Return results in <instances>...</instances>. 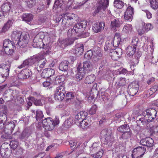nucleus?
<instances>
[{
	"label": "nucleus",
	"instance_id": "c756f323",
	"mask_svg": "<svg viewBox=\"0 0 158 158\" xmlns=\"http://www.w3.org/2000/svg\"><path fill=\"white\" fill-rule=\"evenodd\" d=\"M69 62L68 61L65 60L62 62L59 65L60 70L62 71H66L68 69Z\"/></svg>",
	"mask_w": 158,
	"mask_h": 158
},
{
	"label": "nucleus",
	"instance_id": "338daca9",
	"mask_svg": "<svg viewBox=\"0 0 158 158\" xmlns=\"http://www.w3.org/2000/svg\"><path fill=\"white\" fill-rule=\"evenodd\" d=\"M125 13H128L131 15H133V8L130 6H129L127 9L126 10L125 12Z\"/></svg>",
	"mask_w": 158,
	"mask_h": 158
},
{
	"label": "nucleus",
	"instance_id": "13d9d810",
	"mask_svg": "<svg viewBox=\"0 0 158 158\" xmlns=\"http://www.w3.org/2000/svg\"><path fill=\"white\" fill-rule=\"evenodd\" d=\"M10 145L12 148L15 149L18 145V143L16 140L11 141L10 142Z\"/></svg>",
	"mask_w": 158,
	"mask_h": 158
},
{
	"label": "nucleus",
	"instance_id": "a19ab883",
	"mask_svg": "<svg viewBox=\"0 0 158 158\" xmlns=\"http://www.w3.org/2000/svg\"><path fill=\"white\" fill-rule=\"evenodd\" d=\"M132 133L131 131H126V132L123 133L121 135V138L123 139H127L130 138L131 137Z\"/></svg>",
	"mask_w": 158,
	"mask_h": 158
},
{
	"label": "nucleus",
	"instance_id": "79ce46f5",
	"mask_svg": "<svg viewBox=\"0 0 158 158\" xmlns=\"http://www.w3.org/2000/svg\"><path fill=\"white\" fill-rule=\"evenodd\" d=\"M5 53L8 55H10L14 52V48L15 47H3Z\"/></svg>",
	"mask_w": 158,
	"mask_h": 158
},
{
	"label": "nucleus",
	"instance_id": "4c0bfd02",
	"mask_svg": "<svg viewBox=\"0 0 158 158\" xmlns=\"http://www.w3.org/2000/svg\"><path fill=\"white\" fill-rule=\"evenodd\" d=\"M64 77L63 76H57L55 78L54 83L56 85L60 84L64 81Z\"/></svg>",
	"mask_w": 158,
	"mask_h": 158
},
{
	"label": "nucleus",
	"instance_id": "5fc2aeb1",
	"mask_svg": "<svg viewBox=\"0 0 158 158\" xmlns=\"http://www.w3.org/2000/svg\"><path fill=\"white\" fill-rule=\"evenodd\" d=\"M44 117V115L41 111L38 110L36 111V118L37 120H38L40 118H42Z\"/></svg>",
	"mask_w": 158,
	"mask_h": 158
},
{
	"label": "nucleus",
	"instance_id": "4468645a",
	"mask_svg": "<svg viewBox=\"0 0 158 158\" xmlns=\"http://www.w3.org/2000/svg\"><path fill=\"white\" fill-rule=\"evenodd\" d=\"M154 140L152 139L149 137H146L142 139L140 142V144L148 147H152L154 145Z\"/></svg>",
	"mask_w": 158,
	"mask_h": 158
},
{
	"label": "nucleus",
	"instance_id": "09e8293b",
	"mask_svg": "<svg viewBox=\"0 0 158 158\" xmlns=\"http://www.w3.org/2000/svg\"><path fill=\"white\" fill-rule=\"evenodd\" d=\"M143 28L146 32H148L149 31L152 30L153 28L152 25L150 23H145L143 25Z\"/></svg>",
	"mask_w": 158,
	"mask_h": 158
},
{
	"label": "nucleus",
	"instance_id": "b1692460",
	"mask_svg": "<svg viewBox=\"0 0 158 158\" xmlns=\"http://www.w3.org/2000/svg\"><path fill=\"white\" fill-rule=\"evenodd\" d=\"M7 118L6 114L3 112H0V129L3 128L5 123L7 121Z\"/></svg>",
	"mask_w": 158,
	"mask_h": 158
},
{
	"label": "nucleus",
	"instance_id": "bb28decb",
	"mask_svg": "<svg viewBox=\"0 0 158 158\" xmlns=\"http://www.w3.org/2000/svg\"><path fill=\"white\" fill-rule=\"evenodd\" d=\"M133 27L132 25L130 24H127L123 27L122 32L123 33L128 34L132 32Z\"/></svg>",
	"mask_w": 158,
	"mask_h": 158
},
{
	"label": "nucleus",
	"instance_id": "bf43d9fd",
	"mask_svg": "<svg viewBox=\"0 0 158 158\" xmlns=\"http://www.w3.org/2000/svg\"><path fill=\"white\" fill-rule=\"evenodd\" d=\"M32 101L36 106L42 105V103L40 100L36 99L33 97L32 98Z\"/></svg>",
	"mask_w": 158,
	"mask_h": 158
},
{
	"label": "nucleus",
	"instance_id": "473e14b6",
	"mask_svg": "<svg viewBox=\"0 0 158 158\" xmlns=\"http://www.w3.org/2000/svg\"><path fill=\"white\" fill-rule=\"evenodd\" d=\"M136 50V48L132 46H129L126 49L127 54L129 56H133Z\"/></svg>",
	"mask_w": 158,
	"mask_h": 158
},
{
	"label": "nucleus",
	"instance_id": "3c124183",
	"mask_svg": "<svg viewBox=\"0 0 158 158\" xmlns=\"http://www.w3.org/2000/svg\"><path fill=\"white\" fill-rule=\"evenodd\" d=\"M139 40L138 38L136 37L135 36L132 38L131 45L135 48H136V46L138 44V42Z\"/></svg>",
	"mask_w": 158,
	"mask_h": 158
},
{
	"label": "nucleus",
	"instance_id": "37998d69",
	"mask_svg": "<svg viewBox=\"0 0 158 158\" xmlns=\"http://www.w3.org/2000/svg\"><path fill=\"white\" fill-rule=\"evenodd\" d=\"M150 6L153 9H156L158 8V0H151L150 2Z\"/></svg>",
	"mask_w": 158,
	"mask_h": 158
},
{
	"label": "nucleus",
	"instance_id": "ddd939ff",
	"mask_svg": "<svg viewBox=\"0 0 158 158\" xmlns=\"http://www.w3.org/2000/svg\"><path fill=\"white\" fill-rule=\"evenodd\" d=\"M62 18L64 19L62 20V24L65 27H68L70 25L68 24L69 20H71L73 19V17L74 16V14L71 13H65L61 15Z\"/></svg>",
	"mask_w": 158,
	"mask_h": 158
},
{
	"label": "nucleus",
	"instance_id": "4be33fe9",
	"mask_svg": "<svg viewBox=\"0 0 158 158\" xmlns=\"http://www.w3.org/2000/svg\"><path fill=\"white\" fill-rule=\"evenodd\" d=\"M104 0H97V7L95 11V14L98 13L102 9L104 10L106 6V4L104 3L103 1Z\"/></svg>",
	"mask_w": 158,
	"mask_h": 158
},
{
	"label": "nucleus",
	"instance_id": "412c9836",
	"mask_svg": "<svg viewBox=\"0 0 158 158\" xmlns=\"http://www.w3.org/2000/svg\"><path fill=\"white\" fill-rule=\"evenodd\" d=\"M31 74V71L29 69L22 70L19 74L18 77L20 79L27 78L29 77Z\"/></svg>",
	"mask_w": 158,
	"mask_h": 158
},
{
	"label": "nucleus",
	"instance_id": "a878e982",
	"mask_svg": "<svg viewBox=\"0 0 158 158\" xmlns=\"http://www.w3.org/2000/svg\"><path fill=\"white\" fill-rule=\"evenodd\" d=\"M121 38L119 33H116L115 34L114 40L113 39V46L117 47L120 44Z\"/></svg>",
	"mask_w": 158,
	"mask_h": 158
},
{
	"label": "nucleus",
	"instance_id": "de8ad7c7",
	"mask_svg": "<svg viewBox=\"0 0 158 158\" xmlns=\"http://www.w3.org/2000/svg\"><path fill=\"white\" fill-rule=\"evenodd\" d=\"M93 55V52L90 51H87L84 55V58L86 60H89L92 59Z\"/></svg>",
	"mask_w": 158,
	"mask_h": 158
},
{
	"label": "nucleus",
	"instance_id": "dca6fc26",
	"mask_svg": "<svg viewBox=\"0 0 158 158\" xmlns=\"http://www.w3.org/2000/svg\"><path fill=\"white\" fill-rule=\"evenodd\" d=\"M84 51V46L83 44H80L76 45L75 48L72 52L77 56H79L83 53Z\"/></svg>",
	"mask_w": 158,
	"mask_h": 158
},
{
	"label": "nucleus",
	"instance_id": "f8f14e48",
	"mask_svg": "<svg viewBox=\"0 0 158 158\" xmlns=\"http://www.w3.org/2000/svg\"><path fill=\"white\" fill-rule=\"evenodd\" d=\"M10 66L9 65L2 64H0V74L2 77L6 78L9 75Z\"/></svg>",
	"mask_w": 158,
	"mask_h": 158
},
{
	"label": "nucleus",
	"instance_id": "f3484780",
	"mask_svg": "<svg viewBox=\"0 0 158 158\" xmlns=\"http://www.w3.org/2000/svg\"><path fill=\"white\" fill-rule=\"evenodd\" d=\"M55 73L54 70L51 68H47L44 69L41 75L43 78H47L53 75Z\"/></svg>",
	"mask_w": 158,
	"mask_h": 158
},
{
	"label": "nucleus",
	"instance_id": "6e6d98bb",
	"mask_svg": "<svg viewBox=\"0 0 158 158\" xmlns=\"http://www.w3.org/2000/svg\"><path fill=\"white\" fill-rule=\"evenodd\" d=\"M137 31L139 35H142L145 32H146L145 29L143 28V26L140 27L137 29Z\"/></svg>",
	"mask_w": 158,
	"mask_h": 158
},
{
	"label": "nucleus",
	"instance_id": "864d4df0",
	"mask_svg": "<svg viewBox=\"0 0 158 158\" xmlns=\"http://www.w3.org/2000/svg\"><path fill=\"white\" fill-rule=\"evenodd\" d=\"M97 106L95 105L92 106L89 110V112L91 114H95L97 110Z\"/></svg>",
	"mask_w": 158,
	"mask_h": 158
},
{
	"label": "nucleus",
	"instance_id": "20e7f679",
	"mask_svg": "<svg viewBox=\"0 0 158 158\" xmlns=\"http://www.w3.org/2000/svg\"><path fill=\"white\" fill-rule=\"evenodd\" d=\"M86 26L85 21H83L76 24L74 27L73 29H69L68 32V35L69 36L71 33L74 35L75 33H81L83 31Z\"/></svg>",
	"mask_w": 158,
	"mask_h": 158
},
{
	"label": "nucleus",
	"instance_id": "0e129e2a",
	"mask_svg": "<svg viewBox=\"0 0 158 158\" xmlns=\"http://www.w3.org/2000/svg\"><path fill=\"white\" fill-rule=\"evenodd\" d=\"M6 127H7L10 130V133H12V131H13L15 127V124L13 123H11L6 125Z\"/></svg>",
	"mask_w": 158,
	"mask_h": 158
},
{
	"label": "nucleus",
	"instance_id": "393cba45",
	"mask_svg": "<svg viewBox=\"0 0 158 158\" xmlns=\"http://www.w3.org/2000/svg\"><path fill=\"white\" fill-rule=\"evenodd\" d=\"M81 66L83 67V71L85 72V73L90 71L93 68L92 63L88 61L84 62L83 66Z\"/></svg>",
	"mask_w": 158,
	"mask_h": 158
},
{
	"label": "nucleus",
	"instance_id": "4d7b16f0",
	"mask_svg": "<svg viewBox=\"0 0 158 158\" xmlns=\"http://www.w3.org/2000/svg\"><path fill=\"white\" fill-rule=\"evenodd\" d=\"M132 15L124 13V18L125 19L129 21H131L132 19Z\"/></svg>",
	"mask_w": 158,
	"mask_h": 158
},
{
	"label": "nucleus",
	"instance_id": "7c9ffc66",
	"mask_svg": "<svg viewBox=\"0 0 158 158\" xmlns=\"http://www.w3.org/2000/svg\"><path fill=\"white\" fill-rule=\"evenodd\" d=\"M68 36H69V38L64 40V42L66 46L72 44L75 40V38L74 37V35H72V33H71L69 36L68 35Z\"/></svg>",
	"mask_w": 158,
	"mask_h": 158
},
{
	"label": "nucleus",
	"instance_id": "49530a36",
	"mask_svg": "<svg viewBox=\"0 0 158 158\" xmlns=\"http://www.w3.org/2000/svg\"><path fill=\"white\" fill-rule=\"evenodd\" d=\"M103 153V150L101 149L98 151L96 153L92 154L91 156L94 158H100L102 156Z\"/></svg>",
	"mask_w": 158,
	"mask_h": 158
},
{
	"label": "nucleus",
	"instance_id": "0eeeda50",
	"mask_svg": "<svg viewBox=\"0 0 158 158\" xmlns=\"http://www.w3.org/2000/svg\"><path fill=\"white\" fill-rule=\"evenodd\" d=\"M44 36V33L43 32H40L38 34L33 40V46L35 48H38L40 46V45L43 43V40Z\"/></svg>",
	"mask_w": 158,
	"mask_h": 158
},
{
	"label": "nucleus",
	"instance_id": "052dcab7",
	"mask_svg": "<svg viewBox=\"0 0 158 158\" xmlns=\"http://www.w3.org/2000/svg\"><path fill=\"white\" fill-rule=\"evenodd\" d=\"M78 114H79V115H80L81 117L82 120L85 119V118L87 115V113L85 111H80Z\"/></svg>",
	"mask_w": 158,
	"mask_h": 158
},
{
	"label": "nucleus",
	"instance_id": "39448f33",
	"mask_svg": "<svg viewBox=\"0 0 158 158\" xmlns=\"http://www.w3.org/2000/svg\"><path fill=\"white\" fill-rule=\"evenodd\" d=\"M66 93L65 88L63 85H61L57 87L55 91L54 97L55 99L62 101Z\"/></svg>",
	"mask_w": 158,
	"mask_h": 158
},
{
	"label": "nucleus",
	"instance_id": "680f3d73",
	"mask_svg": "<svg viewBox=\"0 0 158 158\" xmlns=\"http://www.w3.org/2000/svg\"><path fill=\"white\" fill-rule=\"evenodd\" d=\"M82 119L81 117L79 115V114L77 113L75 117L74 122L76 124L79 123L81 122Z\"/></svg>",
	"mask_w": 158,
	"mask_h": 158
},
{
	"label": "nucleus",
	"instance_id": "423d86ee",
	"mask_svg": "<svg viewBox=\"0 0 158 158\" xmlns=\"http://www.w3.org/2000/svg\"><path fill=\"white\" fill-rule=\"evenodd\" d=\"M146 151L144 147H138L134 149L132 154V158H141L144 155Z\"/></svg>",
	"mask_w": 158,
	"mask_h": 158
},
{
	"label": "nucleus",
	"instance_id": "e2e57ef3",
	"mask_svg": "<svg viewBox=\"0 0 158 158\" xmlns=\"http://www.w3.org/2000/svg\"><path fill=\"white\" fill-rule=\"evenodd\" d=\"M28 136V133L26 132L25 131H23L21 135V139L22 140H24L27 139Z\"/></svg>",
	"mask_w": 158,
	"mask_h": 158
},
{
	"label": "nucleus",
	"instance_id": "aec40b11",
	"mask_svg": "<svg viewBox=\"0 0 158 158\" xmlns=\"http://www.w3.org/2000/svg\"><path fill=\"white\" fill-rule=\"evenodd\" d=\"M122 51L120 48H117L115 50H113L111 52V56L112 59L114 60H117L121 56Z\"/></svg>",
	"mask_w": 158,
	"mask_h": 158
},
{
	"label": "nucleus",
	"instance_id": "cd10ccee",
	"mask_svg": "<svg viewBox=\"0 0 158 158\" xmlns=\"http://www.w3.org/2000/svg\"><path fill=\"white\" fill-rule=\"evenodd\" d=\"M96 79L95 76L94 74L88 75L85 78L84 83L86 84H90L93 83Z\"/></svg>",
	"mask_w": 158,
	"mask_h": 158
},
{
	"label": "nucleus",
	"instance_id": "c9c22d12",
	"mask_svg": "<svg viewBox=\"0 0 158 158\" xmlns=\"http://www.w3.org/2000/svg\"><path fill=\"white\" fill-rule=\"evenodd\" d=\"M3 47H15V44L8 39H5L3 42Z\"/></svg>",
	"mask_w": 158,
	"mask_h": 158
},
{
	"label": "nucleus",
	"instance_id": "1a4fd4ad",
	"mask_svg": "<svg viewBox=\"0 0 158 158\" xmlns=\"http://www.w3.org/2000/svg\"><path fill=\"white\" fill-rule=\"evenodd\" d=\"M139 85L138 82H133L130 84L128 86V93L130 96H133L138 92Z\"/></svg>",
	"mask_w": 158,
	"mask_h": 158
},
{
	"label": "nucleus",
	"instance_id": "72a5a7b5",
	"mask_svg": "<svg viewBox=\"0 0 158 158\" xmlns=\"http://www.w3.org/2000/svg\"><path fill=\"white\" fill-rule=\"evenodd\" d=\"M12 22L11 20H9L3 26L1 31V32H5L7 31L12 26Z\"/></svg>",
	"mask_w": 158,
	"mask_h": 158
},
{
	"label": "nucleus",
	"instance_id": "e433bc0d",
	"mask_svg": "<svg viewBox=\"0 0 158 158\" xmlns=\"http://www.w3.org/2000/svg\"><path fill=\"white\" fill-rule=\"evenodd\" d=\"M118 131L121 132L123 133L126 132V131H131V129L129 126L127 124L120 126L117 129Z\"/></svg>",
	"mask_w": 158,
	"mask_h": 158
},
{
	"label": "nucleus",
	"instance_id": "6e6552de",
	"mask_svg": "<svg viewBox=\"0 0 158 158\" xmlns=\"http://www.w3.org/2000/svg\"><path fill=\"white\" fill-rule=\"evenodd\" d=\"M81 143H79L77 145L76 148L79 147V150L78 152H77V156H78L80 154L82 153H86L87 154H89L92 153V151L91 147H86L85 143L82 144L80 147Z\"/></svg>",
	"mask_w": 158,
	"mask_h": 158
},
{
	"label": "nucleus",
	"instance_id": "8fccbe9b",
	"mask_svg": "<svg viewBox=\"0 0 158 158\" xmlns=\"http://www.w3.org/2000/svg\"><path fill=\"white\" fill-rule=\"evenodd\" d=\"M158 90V86L155 85L149 89L148 92L149 93V94L152 95Z\"/></svg>",
	"mask_w": 158,
	"mask_h": 158
},
{
	"label": "nucleus",
	"instance_id": "f704fd0d",
	"mask_svg": "<svg viewBox=\"0 0 158 158\" xmlns=\"http://www.w3.org/2000/svg\"><path fill=\"white\" fill-rule=\"evenodd\" d=\"M22 34L20 31H14L11 35L12 40L17 41L19 39Z\"/></svg>",
	"mask_w": 158,
	"mask_h": 158
},
{
	"label": "nucleus",
	"instance_id": "5701e85b",
	"mask_svg": "<svg viewBox=\"0 0 158 158\" xmlns=\"http://www.w3.org/2000/svg\"><path fill=\"white\" fill-rule=\"evenodd\" d=\"M73 122V118L70 116L66 119L62 126L65 128H68L71 126Z\"/></svg>",
	"mask_w": 158,
	"mask_h": 158
},
{
	"label": "nucleus",
	"instance_id": "2eb2a0df",
	"mask_svg": "<svg viewBox=\"0 0 158 158\" xmlns=\"http://www.w3.org/2000/svg\"><path fill=\"white\" fill-rule=\"evenodd\" d=\"M102 57V54L100 48H98L93 51V55L92 57L93 61L97 62L101 59Z\"/></svg>",
	"mask_w": 158,
	"mask_h": 158
},
{
	"label": "nucleus",
	"instance_id": "9d476101",
	"mask_svg": "<svg viewBox=\"0 0 158 158\" xmlns=\"http://www.w3.org/2000/svg\"><path fill=\"white\" fill-rule=\"evenodd\" d=\"M28 40L27 34L26 33H23L19 39L17 41V46L18 45L20 47L23 48L28 43Z\"/></svg>",
	"mask_w": 158,
	"mask_h": 158
},
{
	"label": "nucleus",
	"instance_id": "c03bdc74",
	"mask_svg": "<svg viewBox=\"0 0 158 158\" xmlns=\"http://www.w3.org/2000/svg\"><path fill=\"white\" fill-rule=\"evenodd\" d=\"M91 147L92 152H97V151L100 150V147L99 144L95 143L93 144Z\"/></svg>",
	"mask_w": 158,
	"mask_h": 158
},
{
	"label": "nucleus",
	"instance_id": "58836bf2",
	"mask_svg": "<svg viewBox=\"0 0 158 158\" xmlns=\"http://www.w3.org/2000/svg\"><path fill=\"white\" fill-rule=\"evenodd\" d=\"M22 18L23 20L30 22L33 19V15L30 14H24L23 15Z\"/></svg>",
	"mask_w": 158,
	"mask_h": 158
},
{
	"label": "nucleus",
	"instance_id": "6ab92c4d",
	"mask_svg": "<svg viewBox=\"0 0 158 158\" xmlns=\"http://www.w3.org/2000/svg\"><path fill=\"white\" fill-rule=\"evenodd\" d=\"M78 72L76 75L75 78L77 81H80L85 76L86 73L83 71V67L79 65L77 67Z\"/></svg>",
	"mask_w": 158,
	"mask_h": 158
},
{
	"label": "nucleus",
	"instance_id": "a18cd8bd",
	"mask_svg": "<svg viewBox=\"0 0 158 158\" xmlns=\"http://www.w3.org/2000/svg\"><path fill=\"white\" fill-rule=\"evenodd\" d=\"M10 4L8 3L5 4L2 6V9L3 12H8L10 9Z\"/></svg>",
	"mask_w": 158,
	"mask_h": 158
},
{
	"label": "nucleus",
	"instance_id": "7ed1b4c3",
	"mask_svg": "<svg viewBox=\"0 0 158 158\" xmlns=\"http://www.w3.org/2000/svg\"><path fill=\"white\" fill-rule=\"evenodd\" d=\"M146 115L144 117L139 119V121H140L142 124H145L155 118L156 117L157 112L155 109L150 108L146 110Z\"/></svg>",
	"mask_w": 158,
	"mask_h": 158
},
{
	"label": "nucleus",
	"instance_id": "f03ea898",
	"mask_svg": "<svg viewBox=\"0 0 158 158\" xmlns=\"http://www.w3.org/2000/svg\"><path fill=\"white\" fill-rule=\"evenodd\" d=\"M60 123L59 118L55 116L54 119L50 117L45 118L43 120V127L47 131H51Z\"/></svg>",
	"mask_w": 158,
	"mask_h": 158
},
{
	"label": "nucleus",
	"instance_id": "f257e3e1",
	"mask_svg": "<svg viewBox=\"0 0 158 158\" xmlns=\"http://www.w3.org/2000/svg\"><path fill=\"white\" fill-rule=\"evenodd\" d=\"M46 62V59L44 58L43 56L39 55L34 56L25 60L18 68L20 69L27 66H32L35 63H38L40 65L39 67H37V69L39 71L44 68Z\"/></svg>",
	"mask_w": 158,
	"mask_h": 158
},
{
	"label": "nucleus",
	"instance_id": "ea45409f",
	"mask_svg": "<svg viewBox=\"0 0 158 158\" xmlns=\"http://www.w3.org/2000/svg\"><path fill=\"white\" fill-rule=\"evenodd\" d=\"M124 5V3L119 0H116L114 1V5L116 8L121 9L122 8Z\"/></svg>",
	"mask_w": 158,
	"mask_h": 158
},
{
	"label": "nucleus",
	"instance_id": "c85d7f7f",
	"mask_svg": "<svg viewBox=\"0 0 158 158\" xmlns=\"http://www.w3.org/2000/svg\"><path fill=\"white\" fill-rule=\"evenodd\" d=\"M89 121L87 119L82 120L79 122L78 126L81 128L85 129L88 128L89 124Z\"/></svg>",
	"mask_w": 158,
	"mask_h": 158
},
{
	"label": "nucleus",
	"instance_id": "69168bd1",
	"mask_svg": "<svg viewBox=\"0 0 158 158\" xmlns=\"http://www.w3.org/2000/svg\"><path fill=\"white\" fill-rule=\"evenodd\" d=\"M63 1L62 0H56L55 1L54 6V7L55 8L58 7H60L62 6L61 2H62Z\"/></svg>",
	"mask_w": 158,
	"mask_h": 158
},
{
	"label": "nucleus",
	"instance_id": "a211bd4d",
	"mask_svg": "<svg viewBox=\"0 0 158 158\" xmlns=\"http://www.w3.org/2000/svg\"><path fill=\"white\" fill-rule=\"evenodd\" d=\"M104 27V23L101 22L99 23H94L92 25V29L95 33H97L102 31Z\"/></svg>",
	"mask_w": 158,
	"mask_h": 158
},
{
	"label": "nucleus",
	"instance_id": "603ef678",
	"mask_svg": "<svg viewBox=\"0 0 158 158\" xmlns=\"http://www.w3.org/2000/svg\"><path fill=\"white\" fill-rule=\"evenodd\" d=\"M105 142L106 143H108L109 142H111L112 141L113 137L111 136L109 134L108 135L106 134L104 135Z\"/></svg>",
	"mask_w": 158,
	"mask_h": 158
},
{
	"label": "nucleus",
	"instance_id": "2f4dec72",
	"mask_svg": "<svg viewBox=\"0 0 158 158\" xmlns=\"http://www.w3.org/2000/svg\"><path fill=\"white\" fill-rule=\"evenodd\" d=\"M112 41L113 39H111L110 40H108L106 41L104 47L105 50L106 51H110L111 49H112Z\"/></svg>",
	"mask_w": 158,
	"mask_h": 158
},
{
	"label": "nucleus",
	"instance_id": "774afa93",
	"mask_svg": "<svg viewBox=\"0 0 158 158\" xmlns=\"http://www.w3.org/2000/svg\"><path fill=\"white\" fill-rule=\"evenodd\" d=\"M35 0H26V2L29 7H31L35 4Z\"/></svg>",
	"mask_w": 158,
	"mask_h": 158
},
{
	"label": "nucleus",
	"instance_id": "9b49d317",
	"mask_svg": "<svg viewBox=\"0 0 158 158\" xmlns=\"http://www.w3.org/2000/svg\"><path fill=\"white\" fill-rule=\"evenodd\" d=\"M111 19L110 28L113 31L117 30V28L120 26L121 23L119 20L113 16L110 17Z\"/></svg>",
	"mask_w": 158,
	"mask_h": 158
}]
</instances>
